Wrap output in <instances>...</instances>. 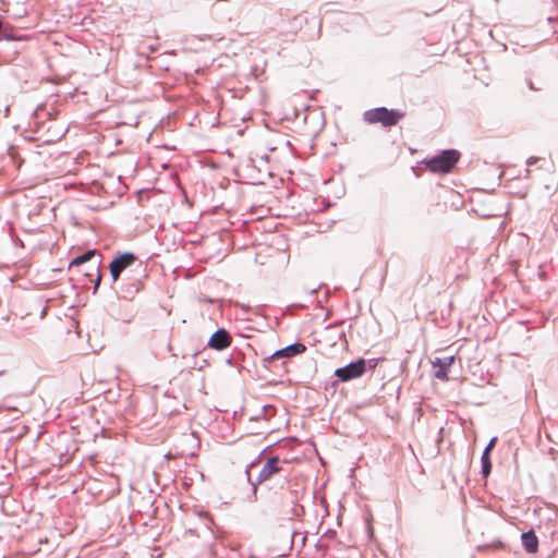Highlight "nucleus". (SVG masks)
Here are the masks:
<instances>
[{
	"mask_svg": "<svg viewBox=\"0 0 558 558\" xmlns=\"http://www.w3.org/2000/svg\"><path fill=\"white\" fill-rule=\"evenodd\" d=\"M404 117V112L399 109H388L378 107L364 112V120L368 123H380L383 126H393Z\"/></svg>",
	"mask_w": 558,
	"mask_h": 558,
	"instance_id": "obj_1",
	"label": "nucleus"
},
{
	"mask_svg": "<svg viewBox=\"0 0 558 558\" xmlns=\"http://www.w3.org/2000/svg\"><path fill=\"white\" fill-rule=\"evenodd\" d=\"M460 154L456 149H447L441 154L426 161V166L432 172L447 173L458 162Z\"/></svg>",
	"mask_w": 558,
	"mask_h": 558,
	"instance_id": "obj_2",
	"label": "nucleus"
},
{
	"mask_svg": "<svg viewBox=\"0 0 558 558\" xmlns=\"http://www.w3.org/2000/svg\"><path fill=\"white\" fill-rule=\"evenodd\" d=\"M282 471L281 460L278 457L269 458L259 471L256 480L252 482L253 495L256 498L257 485L268 481L274 474Z\"/></svg>",
	"mask_w": 558,
	"mask_h": 558,
	"instance_id": "obj_3",
	"label": "nucleus"
},
{
	"mask_svg": "<svg viewBox=\"0 0 558 558\" xmlns=\"http://www.w3.org/2000/svg\"><path fill=\"white\" fill-rule=\"evenodd\" d=\"M364 375V359L352 361L349 364L335 371V376L339 381L347 383L360 378Z\"/></svg>",
	"mask_w": 558,
	"mask_h": 558,
	"instance_id": "obj_4",
	"label": "nucleus"
},
{
	"mask_svg": "<svg viewBox=\"0 0 558 558\" xmlns=\"http://www.w3.org/2000/svg\"><path fill=\"white\" fill-rule=\"evenodd\" d=\"M136 257L133 253L126 252L117 257H114L110 265V275L113 281H117L120 277L121 272L134 264Z\"/></svg>",
	"mask_w": 558,
	"mask_h": 558,
	"instance_id": "obj_5",
	"label": "nucleus"
},
{
	"mask_svg": "<svg viewBox=\"0 0 558 558\" xmlns=\"http://www.w3.org/2000/svg\"><path fill=\"white\" fill-rule=\"evenodd\" d=\"M232 337L225 328H219L209 338L207 345L210 349L222 351L231 345Z\"/></svg>",
	"mask_w": 558,
	"mask_h": 558,
	"instance_id": "obj_6",
	"label": "nucleus"
},
{
	"mask_svg": "<svg viewBox=\"0 0 558 558\" xmlns=\"http://www.w3.org/2000/svg\"><path fill=\"white\" fill-rule=\"evenodd\" d=\"M453 355L435 357V360L433 361V366L437 369L434 376L440 380H448V368L453 364Z\"/></svg>",
	"mask_w": 558,
	"mask_h": 558,
	"instance_id": "obj_7",
	"label": "nucleus"
},
{
	"mask_svg": "<svg viewBox=\"0 0 558 558\" xmlns=\"http://www.w3.org/2000/svg\"><path fill=\"white\" fill-rule=\"evenodd\" d=\"M305 350H306V347L303 343L295 342V343L289 344L280 350H277L276 352H274L270 355L269 360L294 356L300 353H303Z\"/></svg>",
	"mask_w": 558,
	"mask_h": 558,
	"instance_id": "obj_8",
	"label": "nucleus"
},
{
	"mask_svg": "<svg viewBox=\"0 0 558 558\" xmlns=\"http://www.w3.org/2000/svg\"><path fill=\"white\" fill-rule=\"evenodd\" d=\"M521 542L524 550L529 554H534L538 549V538L533 530L522 533Z\"/></svg>",
	"mask_w": 558,
	"mask_h": 558,
	"instance_id": "obj_9",
	"label": "nucleus"
},
{
	"mask_svg": "<svg viewBox=\"0 0 558 558\" xmlns=\"http://www.w3.org/2000/svg\"><path fill=\"white\" fill-rule=\"evenodd\" d=\"M97 250H88L87 252H85L84 254L80 255V256H76L71 263H70V268L74 267V266H80L88 260H90L94 256L97 255Z\"/></svg>",
	"mask_w": 558,
	"mask_h": 558,
	"instance_id": "obj_10",
	"label": "nucleus"
},
{
	"mask_svg": "<svg viewBox=\"0 0 558 558\" xmlns=\"http://www.w3.org/2000/svg\"><path fill=\"white\" fill-rule=\"evenodd\" d=\"M481 464H482V475L484 477H487L490 472H492V462H490V458L485 456V457H481Z\"/></svg>",
	"mask_w": 558,
	"mask_h": 558,
	"instance_id": "obj_11",
	"label": "nucleus"
},
{
	"mask_svg": "<svg viewBox=\"0 0 558 558\" xmlns=\"http://www.w3.org/2000/svg\"><path fill=\"white\" fill-rule=\"evenodd\" d=\"M376 366H377V360L376 359H369V360H365L364 359V374L366 373L367 369L372 371Z\"/></svg>",
	"mask_w": 558,
	"mask_h": 558,
	"instance_id": "obj_12",
	"label": "nucleus"
},
{
	"mask_svg": "<svg viewBox=\"0 0 558 558\" xmlns=\"http://www.w3.org/2000/svg\"><path fill=\"white\" fill-rule=\"evenodd\" d=\"M496 441H497V437H493L489 442L486 445V448H490V450H493V448L495 447L496 445Z\"/></svg>",
	"mask_w": 558,
	"mask_h": 558,
	"instance_id": "obj_13",
	"label": "nucleus"
},
{
	"mask_svg": "<svg viewBox=\"0 0 558 558\" xmlns=\"http://www.w3.org/2000/svg\"><path fill=\"white\" fill-rule=\"evenodd\" d=\"M536 161H537V158H536V157H530V158L526 160V165H527V167H531V166H532V165H534Z\"/></svg>",
	"mask_w": 558,
	"mask_h": 558,
	"instance_id": "obj_14",
	"label": "nucleus"
},
{
	"mask_svg": "<svg viewBox=\"0 0 558 558\" xmlns=\"http://www.w3.org/2000/svg\"><path fill=\"white\" fill-rule=\"evenodd\" d=\"M100 280H101V276L100 274L98 272L97 275V279H96V282H95V287H94V291H96L98 289V286L100 283Z\"/></svg>",
	"mask_w": 558,
	"mask_h": 558,
	"instance_id": "obj_15",
	"label": "nucleus"
},
{
	"mask_svg": "<svg viewBox=\"0 0 558 558\" xmlns=\"http://www.w3.org/2000/svg\"><path fill=\"white\" fill-rule=\"evenodd\" d=\"M490 451H492V450H490V448H486V447H485V449H484V451H483V453H482V457H485V456L489 457Z\"/></svg>",
	"mask_w": 558,
	"mask_h": 558,
	"instance_id": "obj_16",
	"label": "nucleus"
},
{
	"mask_svg": "<svg viewBox=\"0 0 558 558\" xmlns=\"http://www.w3.org/2000/svg\"><path fill=\"white\" fill-rule=\"evenodd\" d=\"M245 473H246L247 480L250 481V471H248V469L245 471Z\"/></svg>",
	"mask_w": 558,
	"mask_h": 558,
	"instance_id": "obj_17",
	"label": "nucleus"
}]
</instances>
